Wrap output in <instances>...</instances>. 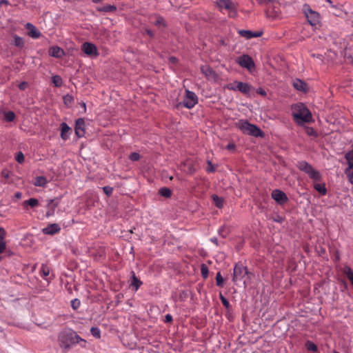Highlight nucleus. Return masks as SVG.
<instances>
[{
	"label": "nucleus",
	"instance_id": "obj_1",
	"mask_svg": "<svg viewBox=\"0 0 353 353\" xmlns=\"http://www.w3.org/2000/svg\"><path fill=\"white\" fill-rule=\"evenodd\" d=\"M58 341L60 347L64 351H68L72 345L79 343H82L81 344L82 347H85L86 344L85 340L70 329H65L60 332L58 336Z\"/></svg>",
	"mask_w": 353,
	"mask_h": 353
},
{
	"label": "nucleus",
	"instance_id": "obj_2",
	"mask_svg": "<svg viewBox=\"0 0 353 353\" xmlns=\"http://www.w3.org/2000/svg\"><path fill=\"white\" fill-rule=\"evenodd\" d=\"M292 116L297 123H307L312 120L311 112L303 103L292 105Z\"/></svg>",
	"mask_w": 353,
	"mask_h": 353
},
{
	"label": "nucleus",
	"instance_id": "obj_3",
	"mask_svg": "<svg viewBox=\"0 0 353 353\" xmlns=\"http://www.w3.org/2000/svg\"><path fill=\"white\" fill-rule=\"evenodd\" d=\"M216 5L221 11L225 10L230 17H236L235 5L231 0H216Z\"/></svg>",
	"mask_w": 353,
	"mask_h": 353
},
{
	"label": "nucleus",
	"instance_id": "obj_4",
	"mask_svg": "<svg viewBox=\"0 0 353 353\" xmlns=\"http://www.w3.org/2000/svg\"><path fill=\"white\" fill-rule=\"evenodd\" d=\"M298 167L301 170L307 173L311 179L316 181H319L321 179L320 173L315 170L308 163L305 161L299 162Z\"/></svg>",
	"mask_w": 353,
	"mask_h": 353
},
{
	"label": "nucleus",
	"instance_id": "obj_5",
	"mask_svg": "<svg viewBox=\"0 0 353 353\" xmlns=\"http://www.w3.org/2000/svg\"><path fill=\"white\" fill-rule=\"evenodd\" d=\"M198 103V97L196 94L188 90H185V94L183 101V105L188 108H192Z\"/></svg>",
	"mask_w": 353,
	"mask_h": 353
},
{
	"label": "nucleus",
	"instance_id": "obj_6",
	"mask_svg": "<svg viewBox=\"0 0 353 353\" xmlns=\"http://www.w3.org/2000/svg\"><path fill=\"white\" fill-rule=\"evenodd\" d=\"M244 131L248 132L250 135L255 137H263L265 136L264 132L260 128L248 121H244Z\"/></svg>",
	"mask_w": 353,
	"mask_h": 353
},
{
	"label": "nucleus",
	"instance_id": "obj_7",
	"mask_svg": "<svg viewBox=\"0 0 353 353\" xmlns=\"http://www.w3.org/2000/svg\"><path fill=\"white\" fill-rule=\"evenodd\" d=\"M244 68L247 69V70L252 74L256 75L257 73L256 66L253 60V59L248 55L244 54Z\"/></svg>",
	"mask_w": 353,
	"mask_h": 353
},
{
	"label": "nucleus",
	"instance_id": "obj_8",
	"mask_svg": "<svg viewBox=\"0 0 353 353\" xmlns=\"http://www.w3.org/2000/svg\"><path fill=\"white\" fill-rule=\"evenodd\" d=\"M81 50L86 55L90 57H97L99 55L96 46L92 43H83L81 46Z\"/></svg>",
	"mask_w": 353,
	"mask_h": 353
},
{
	"label": "nucleus",
	"instance_id": "obj_9",
	"mask_svg": "<svg viewBox=\"0 0 353 353\" xmlns=\"http://www.w3.org/2000/svg\"><path fill=\"white\" fill-rule=\"evenodd\" d=\"M272 198L279 205L285 203L288 200L285 193L278 189L272 192Z\"/></svg>",
	"mask_w": 353,
	"mask_h": 353
},
{
	"label": "nucleus",
	"instance_id": "obj_10",
	"mask_svg": "<svg viewBox=\"0 0 353 353\" xmlns=\"http://www.w3.org/2000/svg\"><path fill=\"white\" fill-rule=\"evenodd\" d=\"M305 15L309 23L314 26L319 23V14L315 11L312 10L310 8L305 11Z\"/></svg>",
	"mask_w": 353,
	"mask_h": 353
},
{
	"label": "nucleus",
	"instance_id": "obj_11",
	"mask_svg": "<svg viewBox=\"0 0 353 353\" xmlns=\"http://www.w3.org/2000/svg\"><path fill=\"white\" fill-rule=\"evenodd\" d=\"M345 158L348 163V167L345 169V173L347 176L352 177L353 176V149L345 154Z\"/></svg>",
	"mask_w": 353,
	"mask_h": 353
},
{
	"label": "nucleus",
	"instance_id": "obj_12",
	"mask_svg": "<svg viewBox=\"0 0 353 353\" xmlns=\"http://www.w3.org/2000/svg\"><path fill=\"white\" fill-rule=\"evenodd\" d=\"M201 71L208 80L216 81L218 79L217 74L208 65H202Z\"/></svg>",
	"mask_w": 353,
	"mask_h": 353
},
{
	"label": "nucleus",
	"instance_id": "obj_13",
	"mask_svg": "<svg viewBox=\"0 0 353 353\" xmlns=\"http://www.w3.org/2000/svg\"><path fill=\"white\" fill-rule=\"evenodd\" d=\"M74 132L79 138L85 135V121L83 119L79 118L76 121Z\"/></svg>",
	"mask_w": 353,
	"mask_h": 353
},
{
	"label": "nucleus",
	"instance_id": "obj_14",
	"mask_svg": "<svg viewBox=\"0 0 353 353\" xmlns=\"http://www.w3.org/2000/svg\"><path fill=\"white\" fill-rule=\"evenodd\" d=\"M243 265L240 263L236 264L234 266V273H233V281L235 283H237L238 282H241L243 279Z\"/></svg>",
	"mask_w": 353,
	"mask_h": 353
},
{
	"label": "nucleus",
	"instance_id": "obj_15",
	"mask_svg": "<svg viewBox=\"0 0 353 353\" xmlns=\"http://www.w3.org/2000/svg\"><path fill=\"white\" fill-rule=\"evenodd\" d=\"M293 86L296 90L300 92L306 93L308 91L307 84L299 79H296L293 81Z\"/></svg>",
	"mask_w": 353,
	"mask_h": 353
},
{
	"label": "nucleus",
	"instance_id": "obj_16",
	"mask_svg": "<svg viewBox=\"0 0 353 353\" xmlns=\"http://www.w3.org/2000/svg\"><path fill=\"white\" fill-rule=\"evenodd\" d=\"M48 53L50 56L55 58H61L65 55L64 50L61 48L57 46L50 48Z\"/></svg>",
	"mask_w": 353,
	"mask_h": 353
},
{
	"label": "nucleus",
	"instance_id": "obj_17",
	"mask_svg": "<svg viewBox=\"0 0 353 353\" xmlns=\"http://www.w3.org/2000/svg\"><path fill=\"white\" fill-rule=\"evenodd\" d=\"M61 230L60 226L57 223H52L42 230L45 234L53 235Z\"/></svg>",
	"mask_w": 353,
	"mask_h": 353
},
{
	"label": "nucleus",
	"instance_id": "obj_18",
	"mask_svg": "<svg viewBox=\"0 0 353 353\" xmlns=\"http://www.w3.org/2000/svg\"><path fill=\"white\" fill-rule=\"evenodd\" d=\"M182 166L184 167V171H185L189 174H192L196 170L194 163L190 160H187L182 163L181 167Z\"/></svg>",
	"mask_w": 353,
	"mask_h": 353
},
{
	"label": "nucleus",
	"instance_id": "obj_19",
	"mask_svg": "<svg viewBox=\"0 0 353 353\" xmlns=\"http://www.w3.org/2000/svg\"><path fill=\"white\" fill-rule=\"evenodd\" d=\"M72 133V129L65 123L61 124V137L63 140H67L70 134Z\"/></svg>",
	"mask_w": 353,
	"mask_h": 353
},
{
	"label": "nucleus",
	"instance_id": "obj_20",
	"mask_svg": "<svg viewBox=\"0 0 353 353\" xmlns=\"http://www.w3.org/2000/svg\"><path fill=\"white\" fill-rule=\"evenodd\" d=\"M58 204L59 201L56 199H51L48 201V203L47 205V216H52L54 214L55 208L58 206Z\"/></svg>",
	"mask_w": 353,
	"mask_h": 353
},
{
	"label": "nucleus",
	"instance_id": "obj_21",
	"mask_svg": "<svg viewBox=\"0 0 353 353\" xmlns=\"http://www.w3.org/2000/svg\"><path fill=\"white\" fill-rule=\"evenodd\" d=\"M26 28L28 30V35L32 38L37 39L40 37L41 33L36 28V27L30 23H28L26 24Z\"/></svg>",
	"mask_w": 353,
	"mask_h": 353
},
{
	"label": "nucleus",
	"instance_id": "obj_22",
	"mask_svg": "<svg viewBox=\"0 0 353 353\" xmlns=\"http://www.w3.org/2000/svg\"><path fill=\"white\" fill-rule=\"evenodd\" d=\"M6 234L5 230L0 227V254L3 253L6 248V243L5 241Z\"/></svg>",
	"mask_w": 353,
	"mask_h": 353
},
{
	"label": "nucleus",
	"instance_id": "obj_23",
	"mask_svg": "<svg viewBox=\"0 0 353 353\" xmlns=\"http://www.w3.org/2000/svg\"><path fill=\"white\" fill-rule=\"evenodd\" d=\"M263 34V32L262 30H257L255 32L251 30H244V38L250 39L253 37H259L262 36Z\"/></svg>",
	"mask_w": 353,
	"mask_h": 353
},
{
	"label": "nucleus",
	"instance_id": "obj_24",
	"mask_svg": "<svg viewBox=\"0 0 353 353\" xmlns=\"http://www.w3.org/2000/svg\"><path fill=\"white\" fill-rule=\"evenodd\" d=\"M47 183V179L44 176H37L33 184L38 187H44Z\"/></svg>",
	"mask_w": 353,
	"mask_h": 353
},
{
	"label": "nucleus",
	"instance_id": "obj_25",
	"mask_svg": "<svg viewBox=\"0 0 353 353\" xmlns=\"http://www.w3.org/2000/svg\"><path fill=\"white\" fill-rule=\"evenodd\" d=\"M255 91L256 90L252 85L244 83V94H248L249 97H254Z\"/></svg>",
	"mask_w": 353,
	"mask_h": 353
},
{
	"label": "nucleus",
	"instance_id": "obj_26",
	"mask_svg": "<svg viewBox=\"0 0 353 353\" xmlns=\"http://www.w3.org/2000/svg\"><path fill=\"white\" fill-rule=\"evenodd\" d=\"M141 285L142 282L135 276L134 273L132 272L131 285L134 287L137 291Z\"/></svg>",
	"mask_w": 353,
	"mask_h": 353
},
{
	"label": "nucleus",
	"instance_id": "obj_27",
	"mask_svg": "<svg viewBox=\"0 0 353 353\" xmlns=\"http://www.w3.org/2000/svg\"><path fill=\"white\" fill-rule=\"evenodd\" d=\"M39 205L38 199L35 198H31L28 200L24 201L23 203V205L25 207L26 205H29L31 208H34Z\"/></svg>",
	"mask_w": 353,
	"mask_h": 353
},
{
	"label": "nucleus",
	"instance_id": "obj_28",
	"mask_svg": "<svg viewBox=\"0 0 353 353\" xmlns=\"http://www.w3.org/2000/svg\"><path fill=\"white\" fill-rule=\"evenodd\" d=\"M100 12H112L117 10V7L112 5H106L98 9Z\"/></svg>",
	"mask_w": 353,
	"mask_h": 353
},
{
	"label": "nucleus",
	"instance_id": "obj_29",
	"mask_svg": "<svg viewBox=\"0 0 353 353\" xmlns=\"http://www.w3.org/2000/svg\"><path fill=\"white\" fill-rule=\"evenodd\" d=\"M212 197L216 206L219 208H221L223 205V199L216 194H213Z\"/></svg>",
	"mask_w": 353,
	"mask_h": 353
},
{
	"label": "nucleus",
	"instance_id": "obj_30",
	"mask_svg": "<svg viewBox=\"0 0 353 353\" xmlns=\"http://www.w3.org/2000/svg\"><path fill=\"white\" fill-rule=\"evenodd\" d=\"M159 193L160 195L165 198H170L172 194V192L168 188H162L159 189Z\"/></svg>",
	"mask_w": 353,
	"mask_h": 353
},
{
	"label": "nucleus",
	"instance_id": "obj_31",
	"mask_svg": "<svg viewBox=\"0 0 353 353\" xmlns=\"http://www.w3.org/2000/svg\"><path fill=\"white\" fill-rule=\"evenodd\" d=\"M4 119L6 121H13L15 119V114L12 111L4 112Z\"/></svg>",
	"mask_w": 353,
	"mask_h": 353
},
{
	"label": "nucleus",
	"instance_id": "obj_32",
	"mask_svg": "<svg viewBox=\"0 0 353 353\" xmlns=\"http://www.w3.org/2000/svg\"><path fill=\"white\" fill-rule=\"evenodd\" d=\"M228 88L231 90H238L241 92H243V83L237 82L234 83V84H229Z\"/></svg>",
	"mask_w": 353,
	"mask_h": 353
},
{
	"label": "nucleus",
	"instance_id": "obj_33",
	"mask_svg": "<svg viewBox=\"0 0 353 353\" xmlns=\"http://www.w3.org/2000/svg\"><path fill=\"white\" fill-rule=\"evenodd\" d=\"M314 188L321 194L325 195L327 192V190L325 187V184L317 183L314 185Z\"/></svg>",
	"mask_w": 353,
	"mask_h": 353
},
{
	"label": "nucleus",
	"instance_id": "obj_34",
	"mask_svg": "<svg viewBox=\"0 0 353 353\" xmlns=\"http://www.w3.org/2000/svg\"><path fill=\"white\" fill-rule=\"evenodd\" d=\"M306 348L312 352H316L317 351V346L312 341H307L305 343Z\"/></svg>",
	"mask_w": 353,
	"mask_h": 353
},
{
	"label": "nucleus",
	"instance_id": "obj_35",
	"mask_svg": "<svg viewBox=\"0 0 353 353\" xmlns=\"http://www.w3.org/2000/svg\"><path fill=\"white\" fill-rule=\"evenodd\" d=\"M154 24L159 27L164 28L166 26L165 19L162 17H160V16L157 17V19L154 22Z\"/></svg>",
	"mask_w": 353,
	"mask_h": 353
},
{
	"label": "nucleus",
	"instance_id": "obj_36",
	"mask_svg": "<svg viewBox=\"0 0 353 353\" xmlns=\"http://www.w3.org/2000/svg\"><path fill=\"white\" fill-rule=\"evenodd\" d=\"M90 332L92 335L97 339H99L101 337V331L97 327H92L90 329Z\"/></svg>",
	"mask_w": 353,
	"mask_h": 353
},
{
	"label": "nucleus",
	"instance_id": "obj_37",
	"mask_svg": "<svg viewBox=\"0 0 353 353\" xmlns=\"http://www.w3.org/2000/svg\"><path fill=\"white\" fill-rule=\"evenodd\" d=\"M14 45L17 47L22 48L24 45V41L23 39L19 37V36H14Z\"/></svg>",
	"mask_w": 353,
	"mask_h": 353
},
{
	"label": "nucleus",
	"instance_id": "obj_38",
	"mask_svg": "<svg viewBox=\"0 0 353 353\" xmlns=\"http://www.w3.org/2000/svg\"><path fill=\"white\" fill-rule=\"evenodd\" d=\"M41 272L43 276L46 277L50 274V270L48 265L43 264L41 268Z\"/></svg>",
	"mask_w": 353,
	"mask_h": 353
},
{
	"label": "nucleus",
	"instance_id": "obj_39",
	"mask_svg": "<svg viewBox=\"0 0 353 353\" xmlns=\"http://www.w3.org/2000/svg\"><path fill=\"white\" fill-rule=\"evenodd\" d=\"M52 82L55 85V86H61L62 84V79L61 77L56 75L52 77Z\"/></svg>",
	"mask_w": 353,
	"mask_h": 353
},
{
	"label": "nucleus",
	"instance_id": "obj_40",
	"mask_svg": "<svg viewBox=\"0 0 353 353\" xmlns=\"http://www.w3.org/2000/svg\"><path fill=\"white\" fill-rule=\"evenodd\" d=\"M223 279L220 272H218L216 276V285L219 287H222L223 285Z\"/></svg>",
	"mask_w": 353,
	"mask_h": 353
},
{
	"label": "nucleus",
	"instance_id": "obj_41",
	"mask_svg": "<svg viewBox=\"0 0 353 353\" xmlns=\"http://www.w3.org/2000/svg\"><path fill=\"white\" fill-rule=\"evenodd\" d=\"M201 272L203 278H207L208 275V268L205 264L201 265Z\"/></svg>",
	"mask_w": 353,
	"mask_h": 353
},
{
	"label": "nucleus",
	"instance_id": "obj_42",
	"mask_svg": "<svg viewBox=\"0 0 353 353\" xmlns=\"http://www.w3.org/2000/svg\"><path fill=\"white\" fill-rule=\"evenodd\" d=\"M140 157V154L137 152H132L129 157L130 159L133 161L139 160Z\"/></svg>",
	"mask_w": 353,
	"mask_h": 353
},
{
	"label": "nucleus",
	"instance_id": "obj_43",
	"mask_svg": "<svg viewBox=\"0 0 353 353\" xmlns=\"http://www.w3.org/2000/svg\"><path fill=\"white\" fill-rule=\"evenodd\" d=\"M305 132L309 136H314V137L317 136L316 131L312 128H307L305 129Z\"/></svg>",
	"mask_w": 353,
	"mask_h": 353
},
{
	"label": "nucleus",
	"instance_id": "obj_44",
	"mask_svg": "<svg viewBox=\"0 0 353 353\" xmlns=\"http://www.w3.org/2000/svg\"><path fill=\"white\" fill-rule=\"evenodd\" d=\"M208 167L206 168V171L208 172H214L215 171V168L212 165V162L210 161H207Z\"/></svg>",
	"mask_w": 353,
	"mask_h": 353
},
{
	"label": "nucleus",
	"instance_id": "obj_45",
	"mask_svg": "<svg viewBox=\"0 0 353 353\" xmlns=\"http://www.w3.org/2000/svg\"><path fill=\"white\" fill-rule=\"evenodd\" d=\"M16 161L19 163H21L23 162L24 161V155L21 152H19L17 156H16Z\"/></svg>",
	"mask_w": 353,
	"mask_h": 353
},
{
	"label": "nucleus",
	"instance_id": "obj_46",
	"mask_svg": "<svg viewBox=\"0 0 353 353\" xmlns=\"http://www.w3.org/2000/svg\"><path fill=\"white\" fill-rule=\"evenodd\" d=\"M103 192L108 196H110L112 194L113 188L110 186H105L103 188Z\"/></svg>",
	"mask_w": 353,
	"mask_h": 353
},
{
	"label": "nucleus",
	"instance_id": "obj_47",
	"mask_svg": "<svg viewBox=\"0 0 353 353\" xmlns=\"http://www.w3.org/2000/svg\"><path fill=\"white\" fill-rule=\"evenodd\" d=\"M220 299L223 303V305L225 307H229L230 306V303H229V301L226 299V298H225L221 294H220Z\"/></svg>",
	"mask_w": 353,
	"mask_h": 353
},
{
	"label": "nucleus",
	"instance_id": "obj_48",
	"mask_svg": "<svg viewBox=\"0 0 353 353\" xmlns=\"http://www.w3.org/2000/svg\"><path fill=\"white\" fill-rule=\"evenodd\" d=\"M80 305V301L78 299H74L71 301V306L73 309H77Z\"/></svg>",
	"mask_w": 353,
	"mask_h": 353
},
{
	"label": "nucleus",
	"instance_id": "obj_49",
	"mask_svg": "<svg viewBox=\"0 0 353 353\" xmlns=\"http://www.w3.org/2000/svg\"><path fill=\"white\" fill-rule=\"evenodd\" d=\"M255 94H261L262 96H265L266 95V92H265V90L264 89H263L261 88H259L258 89L256 90Z\"/></svg>",
	"mask_w": 353,
	"mask_h": 353
},
{
	"label": "nucleus",
	"instance_id": "obj_50",
	"mask_svg": "<svg viewBox=\"0 0 353 353\" xmlns=\"http://www.w3.org/2000/svg\"><path fill=\"white\" fill-rule=\"evenodd\" d=\"M276 0H257V2L259 4H268L269 3H273L276 1Z\"/></svg>",
	"mask_w": 353,
	"mask_h": 353
},
{
	"label": "nucleus",
	"instance_id": "obj_51",
	"mask_svg": "<svg viewBox=\"0 0 353 353\" xmlns=\"http://www.w3.org/2000/svg\"><path fill=\"white\" fill-rule=\"evenodd\" d=\"M28 87V83L26 81L21 82L19 85V88L21 90H24Z\"/></svg>",
	"mask_w": 353,
	"mask_h": 353
},
{
	"label": "nucleus",
	"instance_id": "obj_52",
	"mask_svg": "<svg viewBox=\"0 0 353 353\" xmlns=\"http://www.w3.org/2000/svg\"><path fill=\"white\" fill-rule=\"evenodd\" d=\"M274 221L278 222V223H282L283 221V218L279 215H276L275 217L273 218Z\"/></svg>",
	"mask_w": 353,
	"mask_h": 353
},
{
	"label": "nucleus",
	"instance_id": "obj_53",
	"mask_svg": "<svg viewBox=\"0 0 353 353\" xmlns=\"http://www.w3.org/2000/svg\"><path fill=\"white\" fill-rule=\"evenodd\" d=\"M172 321V316H171L170 314H166V315H165V321L166 323H170V322H171Z\"/></svg>",
	"mask_w": 353,
	"mask_h": 353
},
{
	"label": "nucleus",
	"instance_id": "obj_54",
	"mask_svg": "<svg viewBox=\"0 0 353 353\" xmlns=\"http://www.w3.org/2000/svg\"><path fill=\"white\" fill-rule=\"evenodd\" d=\"M2 176L5 178V179H8L9 177V173H8V170H3L2 171Z\"/></svg>",
	"mask_w": 353,
	"mask_h": 353
},
{
	"label": "nucleus",
	"instance_id": "obj_55",
	"mask_svg": "<svg viewBox=\"0 0 353 353\" xmlns=\"http://www.w3.org/2000/svg\"><path fill=\"white\" fill-rule=\"evenodd\" d=\"M237 63L243 67V56H241V57H239L237 58Z\"/></svg>",
	"mask_w": 353,
	"mask_h": 353
},
{
	"label": "nucleus",
	"instance_id": "obj_56",
	"mask_svg": "<svg viewBox=\"0 0 353 353\" xmlns=\"http://www.w3.org/2000/svg\"><path fill=\"white\" fill-rule=\"evenodd\" d=\"M145 32L147 34H148L150 37H154V33L152 30H149V29H146L145 30Z\"/></svg>",
	"mask_w": 353,
	"mask_h": 353
},
{
	"label": "nucleus",
	"instance_id": "obj_57",
	"mask_svg": "<svg viewBox=\"0 0 353 353\" xmlns=\"http://www.w3.org/2000/svg\"><path fill=\"white\" fill-rule=\"evenodd\" d=\"M226 148L229 150H233L235 148V145L234 143H229Z\"/></svg>",
	"mask_w": 353,
	"mask_h": 353
},
{
	"label": "nucleus",
	"instance_id": "obj_58",
	"mask_svg": "<svg viewBox=\"0 0 353 353\" xmlns=\"http://www.w3.org/2000/svg\"><path fill=\"white\" fill-rule=\"evenodd\" d=\"M71 99H72V98H71L70 96H65V97H64V101H65V103H67V101H68V100H69V101H70V100H71Z\"/></svg>",
	"mask_w": 353,
	"mask_h": 353
},
{
	"label": "nucleus",
	"instance_id": "obj_59",
	"mask_svg": "<svg viewBox=\"0 0 353 353\" xmlns=\"http://www.w3.org/2000/svg\"><path fill=\"white\" fill-rule=\"evenodd\" d=\"M169 59H170V61L172 63H175L176 61V59L174 57H170Z\"/></svg>",
	"mask_w": 353,
	"mask_h": 353
},
{
	"label": "nucleus",
	"instance_id": "obj_60",
	"mask_svg": "<svg viewBox=\"0 0 353 353\" xmlns=\"http://www.w3.org/2000/svg\"><path fill=\"white\" fill-rule=\"evenodd\" d=\"M8 1L7 0H1L0 1V6L3 5V4H8Z\"/></svg>",
	"mask_w": 353,
	"mask_h": 353
},
{
	"label": "nucleus",
	"instance_id": "obj_61",
	"mask_svg": "<svg viewBox=\"0 0 353 353\" xmlns=\"http://www.w3.org/2000/svg\"><path fill=\"white\" fill-rule=\"evenodd\" d=\"M211 241L215 243L216 245H217V239L216 238H214V239H212Z\"/></svg>",
	"mask_w": 353,
	"mask_h": 353
},
{
	"label": "nucleus",
	"instance_id": "obj_62",
	"mask_svg": "<svg viewBox=\"0 0 353 353\" xmlns=\"http://www.w3.org/2000/svg\"><path fill=\"white\" fill-rule=\"evenodd\" d=\"M238 32L240 35L243 36V30H239Z\"/></svg>",
	"mask_w": 353,
	"mask_h": 353
},
{
	"label": "nucleus",
	"instance_id": "obj_63",
	"mask_svg": "<svg viewBox=\"0 0 353 353\" xmlns=\"http://www.w3.org/2000/svg\"><path fill=\"white\" fill-rule=\"evenodd\" d=\"M16 196H17L18 198L21 197V193L17 192V193L16 194Z\"/></svg>",
	"mask_w": 353,
	"mask_h": 353
},
{
	"label": "nucleus",
	"instance_id": "obj_64",
	"mask_svg": "<svg viewBox=\"0 0 353 353\" xmlns=\"http://www.w3.org/2000/svg\"><path fill=\"white\" fill-rule=\"evenodd\" d=\"M239 127L240 129H242L243 128V124H240L239 123Z\"/></svg>",
	"mask_w": 353,
	"mask_h": 353
}]
</instances>
